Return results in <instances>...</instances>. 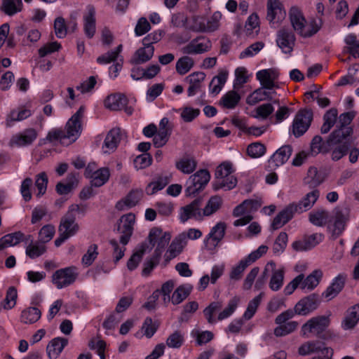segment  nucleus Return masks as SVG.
Wrapping results in <instances>:
<instances>
[{"label": "nucleus", "instance_id": "obj_35", "mask_svg": "<svg viewBox=\"0 0 359 359\" xmlns=\"http://www.w3.org/2000/svg\"><path fill=\"white\" fill-rule=\"evenodd\" d=\"M26 241H30V243L26 248V255L31 259H35L42 255L46 251V247L41 242L34 243L32 236H27Z\"/></svg>", "mask_w": 359, "mask_h": 359}, {"label": "nucleus", "instance_id": "obj_36", "mask_svg": "<svg viewBox=\"0 0 359 359\" xmlns=\"http://www.w3.org/2000/svg\"><path fill=\"white\" fill-rule=\"evenodd\" d=\"M323 277V272L320 269L314 270L301 283V289L313 290L320 283Z\"/></svg>", "mask_w": 359, "mask_h": 359}, {"label": "nucleus", "instance_id": "obj_53", "mask_svg": "<svg viewBox=\"0 0 359 359\" xmlns=\"http://www.w3.org/2000/svg\"><path fill=\"white\" fill-rule=\"evenodd\" d=\"M191 335L196 339V342L198 346L206 344L214 338V334L210 331L195 330L192 331Z\"/></svg>", "mask_w": 359, "mask_h": 359}, {"label": "nucleus", "instance_id": "obj_4", "mask_svg": "<svg viewBox=\"0 0 359 359\" xmlns=\"http://www.w3.org/2000/svg\"><path fill=\"white\" fill-rule=\"evenodd\" d=\"M85 208L78 204H72L69 207L67 212L61 218L59 233L69 238L79 231V224L76 222V213H85Z\"/></svg>", "mask_w": 359, "mask_h": 359}, {"label": "nucleus", "instance_id": "obj_49", "mask_svg": "<svg viewBox=\"0 0 359 359\" xmlns=\"http://www.w3.org/2000/svg\"><path fill=\"white\" fill-rule=\"evenodd\" d=\"M22 0H3L2 8L8 15H13L22 10Z\"/></svg>", "mask_w": 359, "mask_h": 359}, {"label": "nucleus", "instance_id": "obj_3", "mask_svg": "<svg viewBox=\"0 0 359 359\" xmlns=\"http://www.w3.org/2000/svg\"><path fill=\"white\" fill-rule=\"evenodd\" d=\"M330 324L329 316H318L309 320L302 327V332L304 336H308L313 333L317 337L327 339L330 337V331L327 329Z\"/></svg>", "mask_w": 359, "mask_h": 359}, {"label": "nucleus", "instance_id": "obj_27", "mask_svg": "<svg viewBox=\"0 0 359 359\" xmlns=\"http://www.w3.org/2000/svg\"><path fill=\"white\" fill-rule=\"evenodd\" d=\"M154 53V46H144L137 49L130 60L132 65H140L149 61Z\"/></svg>", "mask_w": 359, "mask_h": 359}, {"label": "nucleus", "instance_id": "obj_5", "mask_svg": "<svg viewBox=\"0 0 359 359\" xmlns=\"http://www.w3.org/2000/svg\"><path fill=\"white\" fill-rule=\"evenodd\" d=\"M210 180V174L206 169H201L191 175L186 182L185 195L195 196L203 191Z\"/></svg>", "mask_w": 359, "mask_h": 359}, {"label": "nucleus", "instance_id": "obj_19", "mask_svg": "<svg viewBox=\"0 0 359 359\" xmlns=\"http://www.w3.org/2000/svg\"><path fill=\"white\" fill-rule=\"evenodd\" d=\"M38 133L35 129L27 128L22 133L13 135L10 140V144L18 147L30 145L36 139Z\"/></svg>", "mask_w": 359, "mask_h": 359}, {"label": "nucleus", "instance_id": "obj_15", "mask_svg": "<svg viewBox=\"0 0 359 359\" xmlns=\"http://www.w3.org/2000/svg\"><path fill=\"white\" fill-rule=\"evenodd\" d=\"M212 47L211 41L204 37H198L192 40L182 48L185 54L196 55L208 52Z\"/></svg>", "mask_w": 359, "mask_h": 359}, {"label": "nucleus", "instance_id": "obj_50", "mask_svg": "<svg viewBox=\"0 0 359 359\" xmlns=\"http://www.w3.org/2000/svg\"><path fill=\"white\" fill-rule=\"evenodd\" d=\"M184 342V334L180 330H176L170 334L166 339V345L171 348H180Z\"/></svg>", "mask_w": 359, "mask_h": 359}, {"label": "nucleus", "instance_id": "obj_41", "mask_svg": "<svg viewBox=\"0 0 359 359\" xmlns=\"http://www.w3.org/2000/svg\"><path fill=\"white\" fill-rule=\"evenodd\" d=\"M31 114V111L24 107L13 109L7 115L6 126L10 127L13 122L22 121L29 117Z\"/></svg>", "mask_w": 359, "mask_h": 359}, {"label": "nucleus", "instance_id": "obj_51", "mask_svg": "<svg viewBox=\"0 0 359 359\" xmlns=\"http://www.w3.org/2000/svg\"><path fill=\"white\" fill-rule=\"evenodd\" d=\"M194 60L189 56L180 57L176 62V71L180 75L187 74L194 66Z\"/></svg>", "mask_w": 359, "mask_h": 359}, {"label": "nucleus", "instance_id": "obj_45", "mask_svg": "<svg viewBox=\"0 0 359 359\" xmlns=\"http://www.w3.org/2000/svg\"><path fill=\"white\" fill-rule=\"evenodd\" d=\"M346 46L344 50L353 57H359V40L354 34H348L344 39Z\"/></svg>", "mask_w": 359, "mask_h": 359}, {"label": "nucleus", "instance_id": "obj_60", "mask_svg": "<svg viewBox=\"0 0 359 359\" xmlns=\"http://www.w3.org/2000/svg\"><path fill=\"white\" fill-rule=\"evenodd\" d=\"M158 326V323L153 322L151 318L147 317L142 324V330L147 338H151L157 331Z\"/></svg>", "mask_w": 359, "mask_h": 359}, {"label": "nucleus", "instance_id": "obj_22", "mask_svg": "<svg viewBox=\"0 0 359 359\" xmlns=\"http://www.w3.org/2000/svg\"><path fill=\"white\" fill-rule=\"evenodd\" d=\"M285 15V11L280 3L276 0L268 1L266 18L270 22H279L284 19Z\"/></svg>", "mask_w": 359, "mask_h": 359}, {"label": "nucleus", "instance_id": "obj_29", "mask_svg": "<svg viewBox=\"0 0 359 359\" xmlns=\"http://www.w3.org/2000/svg\"><path fill=\"white\" fill-rule=\"evenodd\" d=\"M143 196L142 189L132 190L124 200L117 202L116 208L118 210H123L125 207L132 208L135 206Z\"/></svg>", "mask_w": 359, "mask_h": 359}, {"label": "nucleus", "instance_id": "obj_10", "mask_svg": "<svg viewBox=\"0 0 359 359\" xmlns=\"http://www.w3.org/2000/svg\"><path fill=\"white\" fill-rule=\"evenodd\" d=\"M135 216L133 213L123 215L118 222L117 231L121 234L120 242L126 245L129 242L133 232Z\"/></svg>", "mask_w": 359, "mask_h": 359}, {"label": "nucleus", "instance_id": "obj_1", "mask_svg": "<svg viewBox=\"0 0 359 359\" xmlns=\"http://www.w3.org/2000/svg\"><path fill=\"white\" fill-rule=\"evenodd\" d=\"M84 109V107L81 106L69 119L65 130L53 129L48 133L46 139L50 142L59 140L60 144L66 146L74 142L80 136L82 130L81 118Z\"/></svg>", "mask_w": 359, "mask_h": 359}, {"label": "nucleus", "instance_id": "obj_30", "mask_svg": "<svg viewBox=\"0 0 359 359\" xmlns=\"http://www.w3.org/2000/svg\"><path fill=\"white\" fill-rule=\"evenodd\" d=\"M353 133L351 127H339L335 129L329 137V142L332 144H344L348 142L347 139Z\"/></svg>", "mask_w": 359, "mask_h": 359}, {"label": "nucleus", "instance_id": "obj_6", "mask_svg": "<svg viewBox=\"0 0 359 359\" xmlns=\"http://www.w3.org/2000/svg\"><path fill=\"white\" fill-rule=\"evenodd\" d=\"M79 273L75 266H69L57 270L52 275V283L57 289L68 287L76 280Z\"/></svg>", "mask_w": 359, "mask_h": 359}, {"label": "nucleus", "instance_id": "obj_7", "mask_svg": "<svg viewBox=\"0 0 359 359\" xmlns=\"http://www.w3.org/2000/svg\"><path fill=\"white\" fill-rule=\"evenodd\" d=\"M147 238L152 247L156 245L153 255L161 258L170 241L171 236L169 233L163 232L159 228L154 227L150 230Z\"/></svg>", "mask_w": 359, "mask_h": 359}, {"label": "nucleus", "instance_id": "obj_48", "mask_svg": "<svg viewBox=\"0 0 359 359\" xmlns=\"http://www.w3.org/2000/svg\"><path fill=\"white\" fill-rule=\"evenodd\" d=\"M228 74L226 72H220L214 76L210 83V91L213 94H218L226 81Z\"/></svg>", "mask_w": 359, "mask_h": 359}, {"label": "nucleus", "instance_id": "obj_54", "mask_svg": "<svg viewBox=\"0 0 359 359\" xmlns=\"http://www.w3.org/2000/svg\"><path fill=\"white\" fill-rule=\"evenodd\" d=\"M284 279L283 269L275 270L269 282V287L273 291H278L283 285Z\"/></svg>", "mask_w": 359, "mask_h": 359}, {"label": "nucleus", "instance_id": "obj_34", "mask_svg": "<svg viewBox=\"0 0 359 359\" xmlns=\"http://www.w3.org/2000/svg\"><path fill=\"white\" fill-rule=\"evenodd\" d=\"M121 139V132L120 128H113L107 135L103 147H106L108 150L104 152L114 151Z\"/></svg>", "mask_w": 359, "mask_h": 359}, {"label": "nucleus", "instance_id": "obj_9", "mask_svg": "<svg viewBox=\"0 0 359 359\" xmlns=\"http://www.w3.org/2000/svg\"><path fill=\"white\" fill-rule=\"evenodd\" d=\"M321 302L320 297L316 293L311 294L301 299L294 306L296 314L306 316L316 310Z\"/></svg>", "mask_w": 359, "mask_h": 359}, {"label": "nucleus", "instance_id": "obj_63", "mask_svg": "<svg viewBox=\"0 0 359 359\" xmlns=\"http://www.w3.org/2000/svg\"><path fill=\"white\" fill-rule=\"evenodd\" d=\"M97 245L93 244L88 248L86 253L82 257V264L86 266H90L98 255Z\"/></svg>", "mask_w": 359, "mask_h": 359}, {"label": "nucleus", "instance_id": "obj_55", "mask_svg": "<svg viewBox=\"0 0 359 359\" xmlns=\"http://www.w3.org/2000/svg\"><path fill=\"white\" fill-rule=\"evenodd\" d=\"M263 293L261 292L259 295L252 299L248 304L246 311L243 314V318L246 320H250L255 313L259 305L262 302Z\"/></svg>", "mask_w": 359, "mask_h": 359}, {"label": "nucleus", "instance_id": "obj_17", "mask_svg": "<svg viewBox=\"0 0 359 359\" xmlns=\"http://www.w3.org/2000/svg\"><path fill=\"white\" fill-rule=\"evenodd\" d=\"M279 72L276 69H266L259 71L256 74L257 79L260 82L262 87L266 90H272L277 88L275 81L278 79Z\"/></svg>", "mask_w": 359, "mask_h": 359}, {"label": "nucleus", "instance_id": "obj_47", "mask_svg": "<svg viewBox=\"0 0 359 359\" xmlns=\"http://www.w3.org/2000/svg\"><path fill=\"white\" fill-rule=\"evenodd\" d=\"M329 217L327 211L323 209L313 210L309 213V221L317 226H324Z\"/></svg>", "mask_w": 359, "mask_h": 359}, {"label": "nucleus", "instance_id": "obj_62", "mask_svg": "<svg viewBox=\"0 0 359 359\" xmlns=\"http://www.w3.org/2000/svg\"><path fill=\"white\" fill-rule=\"evenodd\" d=\"M47 184L48 177L44 172H42L36 176L35 186L38 189V193L36 194L37 197L39 198L46 193Z\"/></svg>", "mask_w": 359, "mask_h": 359}, {"label": "nucleus", "instance_id": "obj_21", "mask_svg": "<svg viewBox=\"0 0 359 359\" xmlns=\"http://www.w3.org/2000/svg\"><path fill=\"white\" fill-rule=\"evenodd\" d=\"M205 74L203 72H193L185 78L189 86L187 89V95L189 97L194 96L198 93L202 86L203 83L205 79Z\"/></svg>", "mask_w": 359, "mask_h": 359}, {"label": "nucleus", "instance_id": "obj_37", "mask_svg": "<svg viewBox=\"0 0 359 359\" xmlns=\"http://www.w3.org/2000/svg\"><path fill=\"white\" fill-rule=\"evenodd\" d=\"M241 95L235 90H230L222 96L219 104L226 109H234L241 100Z\"/></svg>", "mask_w": 359, "mask_h": 359}, {"label": "nucleus", "instance_id": "obj_44", "mask_svg": "<svg viewBox=\"0 0 359 359\" xmlns=\"http://www.w3.org/2000/svg\"><path fill=\"white\" fill-rule=\"evenodd\" d=\"M175 166L182 172L190 174L196 170L197 162L194 158L183 157L176 162Z\"/></svg>", "mask_w": 359, "mask_h": 359}, {"label": "nucleus", "instance_id": "obj_25", "mask_svg": "<svg viewBox=\"0 0 359 359\" xmlns=\"http://www.w3.org/2000/svg\"><path fill=\"white\" fill-rule=\"evenodd\" d=\"M332 352V348L325 346V344L318 341H310L303 344L298 349L301 355H307L312 353H320L322 351Z\"/></svg>", "mask_w": 359, "mask_h": 359}, {"label": "nucleus", "instance_id": "obj_11", "mask_svg": "<svg viewBox=\"0 0 359 359\" xmlns=\"http://www.w3.org/2000/svg\"><path fill=\"white\" fill-rule=\"evenodd\" d=\"M203 198L199 197L193 201L191 203L181 208L180 220L182 222H187L189 219H202L205 216L201 209Z\"/></svg>", "mask_w": 359, "mask_h": 359}, {"label": "nucleus", "instance_id": "obj_2", "mask_svg": "<svg viewBox=\"0 0 359 359\" xmlns=\"http://www.w3.org/2000/svg\"><path fill=\"white\" fill-rule=\"evenodd\" d=\"M234 170L230 162H223L215 170V178L212 182V188L215 191L224 189L229 191L237 184V178L233 175Z\"/></svg>", "mask_w": 359, "mask_h": 359}, {"label": "nucleus", "instance_id": "obj_14", "mask_svg": "<svg viewBox=\"0 0 359 359\" xmlns=\"http://www.w3.org/2000/svg\"><path fill=\"white\" fill-rule=\"evenodd\" d=\"M226 229V225L223 222H218L211 229L204 240V244L208 250H213L218 245L225 235Z\"/></svg>", "mask_w": 359, "mask_h": 359}, {"label": "nucleus", "instance_id": "obj_28", "mask_svg": "<svg viewBox=\"0 0 359 359\" xmlns=\"http://www.w3.org/2000/svg\"><path fill=\"white\" fill-rule=\"evenodd\" d=\"M359 321V304L350 307L346 312L344 319L341 323L344 330H351Z\"/></svg>", "mask_w": 359, "mask_h": 359}, {"label": "nucleus", "instance_id": "obj_33", "mask_svg": "<svg viewBox=\"0 0 359 359\" xmlns=\"http://www.w3.org/2000/svg\"><path fill=\"white\" fill-rule=\"evenodd\" d=\"M272 95L271 93L269 90L265 89L264 87L259 88L254 90L250 95L246 98V103L249 105H255L257 103L264 101L271 100Z\"/></svg>", "mask_w": 359, "mask_h": 359}, {"label": "nucleus", "instance_id": "obj_58", "mask_svg": "<svg viewBox=\"0 0 359 359\" xmlns=\"http://www.w3.org/2000/svg\"><path fill=\"white\" fill-rule=\"evenodd\" d=\"M239 301L240 299L238 297H234L230 299L227 306L219 313L217 320H222L229 317L236 309Z\"/></svg>", "mask_w": 359, "mask_h": 359}, {"label": "nucleus", "instance_id": "obj_26", "mask_svg": "<svg viewBox=\"0 0 359 359\" xmlns=\"http://www.w3.org/2000/svg\"><path fill=\"white\" fill-rule=\"evenodd\" d=\"M67 344L68 340L65 338L56 337L53 339L46 347L48 358L50 359L57 358Z\"/></svg>", "mask_w": 359, "mask_h": 359}, {"label": "nucleus", "instance_id": "obj_43", "mask_svg": "<svg viewBox=\"0 0 359 359\" xmlns=\"http://www.w3.org/2000/svg\"><path fill=\"white\" fill-rule=\"evenodd\" d=\"M323 26L321 18H313L306 23V26L302 31L301 36L303 38H310L317 34Z\"/></svg>", "mask_w": 359, "mask_h": 359}, {"label": "nucleus", "instance_id": "obj_31", "mask_svg": "<svg viewBox=\"0 0 359 359\" xmlns=\"http://www.w3.org/2000/svg\"><path fill=\"white\" fill-rule=\"evenodd\" d=\"M294 214L290 206L287 205L274 217L271 225V230L275 231L281 228L293 217Z\"/></svg>", "mask_w": 359, "mask_h": 359}, {"label": "nucleus", "instance_id": "obj_61", "mask_svg": "<svg viewBox=\"0 0 359 359\" xmlns=\"http://www.w3.org/2000/svg\"><path fill=\"white\" fill-rule=\"evenodd\" d=\"M258 203L256 201L254 200H245L240 205H237L233 211V215L234 217H239L245 213L248 209H251L252 208H257Z\"/></svg>", "mask_w": 359, "mask_h": 359}, {"label": "nucleus", "instance_id": "obj_18", "mask_svg": "<svg viewBox=\"0 0 359 359\" xmlns=\"http://www.w3.org/2000/svg\"><path fill=\"white\" fill-rule=\"evenodd\" d=\"M346 278L347 276L346 274H339L323 292L322 296L325 297L327 301H330L336 297L344 287Z\"/></svg>", "mask_w": 359, "mask_h": 359}, {"label": "nucleus", "instance_id": "obj_16", "mask_svg": "<svg viewBox=\"0 0 359 359\" xmlns=\"http://www.w3.org/2000/svg\"><path fill=\"white\" fill-rule=\"evenodd\" d=\"M295 40L294 33L288 29L282 28L278 32L277 45L285 53H290L292 51Z\"/></svg>", "mask_w": 359, "mask_h": 359}, {"label": "nucleus", "instance_id": "obj_59", "mask_svg": "<svg viewBox=\"0 0 359 359\" xmlns=\"http://www.w3.org/2000/svg\"><path fill=\"white\" fill-rule=\"evenodd\" d=\"M55 233V226L52 224L43 226L39 232V241L42 243L49 242Z\"/></svg>", "mask_w": 359, "mask_h": 359}, {"label": "nucleus", "instance_id": "obj_24", "mask_svg": "<svg viewBox=\"0 0 359 359\" xmlns=\"http://www.w3.org/2000/svg\"><path fill=\"white\" fill-rule=\"evenodd\" d=\"M187 241H184V235H179L175 237L171 242L165 254V261H170L179 255L187 245Z\"/></svg>", "mask_w": 359, "mask_h": 359}, {"label": "nucleus", "instance_id": "obj_46", "mask_svg": "<svg viewBox=\"0 0 359 359\" xmlns=\"http://www.w3.org/2000/svg\"><path fill=\"white\" fill-rule=\"evenodd\" d=\"M109 176L110 172L107 168L97 169L91 178V186L100 187L104 185L109 180Z\"/></svg>", "mask_w": 359, "mask_h": 359}, {"label": "nucleus", "instance_id": "obj_42", "mask_svg": "<svg viewBox=\"0 0 359 359\" xmlns=\"http://www.w3.org/2000/svg\"><path fill=\"white\" fill-rule=\"evenodd\" d=\"M41 316V312L36 307H29L22 311L21 322L25 324H33L38 321Z\"/></svg>", "mask_w": 359, "mask_h": 359}, {"label": "nucleus", "instance_id": "obj_39", "mask_svg": "<svg viewBox=\"0 0 359 359\" xmlns=\"http://www.w3.org/2000/svg\"><path fill=\"white\" fill-rule=\"evenodd\" d=\"M148 248H149V245L145 242L141 243L139 245L137 251L135 252L132 255V256L130 257V258L128 261L127 266H128V269L130 271H133V270L135 269L137 267L139 263L142 260V257L144 255V253L146 252L147 249Z\"/></svg>", "mask_w": 359, "mask_h": 359}, {"label": "nucleus", "instance_id": "obj_8", "mask_svg": "<svg viewBox=\"0 0 359 359\" xmlns=\"http://www.w3.org/2000/svg\"><path fill=\"white\" fill-rule=\"evenodd\" d=\"M313 120L311 110L302 109L298 111L293 121L292 132L295 137L302 136L309 129Z\"/></svg>", "mask_w": 359, "mask_h": 359}, {"label": "nucleus", "instance_id": "obj_64", "mask_svg": "<svg viewBox=\"0 0 359 359\" xmlns=\"http://www.w3.org/2000/svg\"><path fill=\"white\" fill-rule=\"evenodd\" d=\"M266 152V147L260 142H255L248 145V154L252 158H259Z\"/></svg>", "mask_w": 359, "mask_h": 359}, {"label": "nucleus", "instance_id": "obj_56", "mask_svg": "<svg viewBox=\"0 0 359 359\" xmlns=\"http://www.w3.org/2000/svg\"><path fill=\"white\" fill-rule=\"evenodd\" d=\"M298 326L296 321H290L288 323L281 324L274 330V334L276 337L285 336L294 332Z\"/></svg>", "mask_w": 359, "mask_h": 359}, {"label": "nucleus", "instance_id": "obj_32", "mask_svg": "<svg viewBox=\"0 0 359 359\" xmlns=\"http://www.w3.org/2000/svg\"><path fill=\"white\" fill-rule=\"evenodd\" d=\"M128 102L126 97L123 94H114L108 96L104 105L107 109L113 111L121 110L125 108Z\"/></svg>", "mask_w": 359, "mask_h": 359}, {"label": "nucleus", "instance_id": "obj_13", "mask_svg": "<svg viewBox=\"0 0 359 359\" xmlns=\"http://www.w3.org/2000/svg\"><path fill=\"white\" fill-rule=\"evenodd\" d=\"M320 196V191L313 189L306 194L298 203H292L289 205L294 213H302L312 208Z\"/></svg>", "mask_w": 359, "mask_h": 359}, {"label": "nucleus", "instance_id": "obj_23", "mask_svg": "<svg viewBox=\"0 0 359 359\" xmlns=\"http://www.w3.org/2000/svg\"><path fill=\"white\" fill-rule=\"evenodd\" d=\"M289 17L294 30L301 36L306 23L302 12L297 7H292L289 12Z\"/></svg>", "mask_w": 359, "mask_h": 359}, {"label": "nucleus", "instance_id": "obj_57", "mask_svg": "<svg viewBox=\"0 0 359 359\" xmlns=\"http://www.w3.org/2000/svg\"><path fill=\"white\" fill-rule=\"evenodd\" d=\"M222 307V304L220 302H213L203 310L204 316L210 324H213L216 322L213 314L219 311Z\"/></svg>", "mask_w": 359, "mask_h": 359}, {"label": "nucleus", "instance_id": "obj_40", "mask_svg": "<svg viewBox=\"0 0 359 359\" xmlns=\"http://www.w3.org/2000/svg\"><path fill=\"white\" fill-rule=\"evenodd\" d=\"M193 289L192 285L189 284L179 286L173 292L171 301L175 305L182 303L190 294Z\"/></svg>", "mask_w": 359, "mask_h": 359}, {"label": "nucleus", "instance_id": "obj_52", "mask_svg": "<svg viewBox=\"0 0 359 359\" xmlns=\"http://www.w3.org/2000/svg\"><path fill=\"white\" fill-rule=\"evenodd\" d=\"M222 200L218 196L211 197L205 208L203 209V215L210 216L221 207Z\"/></svg>", "mask_w": 359, "mask_h": 359}, {"label": "nucleus", "instance_id": "obj_12", "mask_svg": "<svg viewBox=\"0 0 359 359\" xmlns=\"http://www.w3.org/2000/svg\"><path fill=\"white\" fill-rule=\"evenodd\" d=\"M351 210L347 207H337L334 210V224L332 233L338 237L344 231L350 219Z\"/></svg>", "mask_w": 359, "mask_h": 359}, {"label": "nucleus", "instance_id": "obj_38", "mask_svg": "<svg viewBox=\"0 0 359 359\" xmlns=\"http://www.w3.org/2000/svg\"><path fill=\"white\" fill-rule=\"evenodd\" d=\"M95 11L93 6L88 8V13L84 17V31L88 38L95 33Z\"/></svg>", "mask_w": 359, "mask_h": 359}, {"label": "nucleus", "instance_id": "obj_20", "mask_svg": "<svg viewBox=\"0 0 359 359\" xmlns=\"http://www.w3.org/2000/svg\"><path fill=\"white\" fill-rule=\"evenodd\" d=\"M292 152V148L290 145H284L279 148L271 157L269 161V167L275 169L280 165H283L287 161Z\"/></svg>", "mask_w": 359, "mask_h": 359}]
</instances>
